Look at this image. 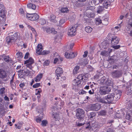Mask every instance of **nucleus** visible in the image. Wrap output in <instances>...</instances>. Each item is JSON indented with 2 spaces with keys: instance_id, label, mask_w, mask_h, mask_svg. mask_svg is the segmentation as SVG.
Instances as JSON below:
<instances>
[{
  "instance_id": "nucleus-62",
  "label": "nucleus",
  "mask_w": 132,
  "mask_h": 132,
  "mask_svg": "<svg viewBox=\"0 0 132 132\" xmlns=\"http://www.w3.org/2000/svg\"><path fill=\"white\" fill-rule=\"evenodd\" d=\"M19 86L21 88H22L25 86L24 83H21L20 85Z\"/></svg>"
},
{
  "instance_id": "nucleus-57",
  "label": "nucleus",
  "mask_w": 132,
  "mask_h": 132,
  "mask_svg": "<svg viewBox=\"0 0 132 132\" xmlns=\"http://www.w3.org/2000/svg\"><path fill=\"white\" fill-rule=\"evenodd\" d=\"M11 84V87H12V88L14 89L16 87V85L15 83H12V84Z\"/></svg>"
},
{
  "instance_id": "nucleus-27",
  "label": "nucleus",
  "mask_w": 132,
  "mask_h": 132,
  "mask_svg": "<svg viewBox=\"0 0 132 132\" xmlns=\"http://www.w3.org/2000/svg\"><path fill=\"white\" fill-rule=\"evenodd\" d=\"M27 6L28 7L31 8L33 10H35L36 9V6L35 4L31 3L28 4Z\"/></svg>"
},
{
  "instance_id": "nucleus-16",
  "label": "nucleus",
  "mask_w": 132,
  "mask_h": 132,
  "mask_svg": "<svg viewBox=\"0 0 132 132\" xmlns=\"http://www.w3.org/2000/svg\"><path fill=\"white\" fill-rule=\"evenodd\" d=\"M6 77V75L5 71L3 69H0V78H4Z\"/></svg>"
},
{
  "instance_id": "nucleus-56",
  "label": "nucleus",
  "mask_w": 132,
  "mask_h": 132,
  "mask_svg": "<svg viewBox=\"0 0 132 132\" xmlns=\"http://www.w3.org/2000/svg\"><path fill=\"white\" fill-rule=\"evenodd\" d=\"M65 22V21L64 20L61 19L59 21V23L60 25H62Z\"/></svg>"
},
{
  "instance_id": "nucleus-41",
  "label": "nucleus",
  "mask_w": 132,
  "mask_h": 132,
  "mask_svg": "<svg viewBox=\"0 0 132 132\" xmlns=\"http://www.w3.org/2000/svg\"><path fill=\"white\" fill-rule=\"evenodd\" d=\"M121 66V65L117 64L113 65L112 68V69H118Z\"/></svg>"
},
{
  "instance_id": "nucleus-22",
  "label": "nucleus",
  "mask_w": 132,
  "mask_h": 132,
  "mask_svg": "<svg viewBox=\"0 0 132 132\" xmlns=\"http://www.w3.org/2000/svg\"><path fill=\"white\" fill-rule=\"evenodd\" d=\"M56 16L53 14H51L50 16V20L51 22H56L57 21L55 19Z\"/></svg>"
},
{
  "instance_id": "nucleus-34",
  "label": "nucleus",
  "mask_w": 132,
  "mask_h": 132,
  "mask_svg": "<svg viewBox=\"0 0 132 132\" xmlns=\"http://www.w3.org/2000/svg\"><path fill=\"white\" fill-rule=\"evenodd\" d=\"M110 4V3L107 0L103 3V6L105 8H107Z\"/></svg>"
},
{
  "instance_id": "nucleus-42",
  "label": "nucleus",
  "mask_w": 132,
  "mask_h": 132,
  "mask_svg": "<svg viewBox=\"0 0 132 132\" xmlns=\"http://www.w3.org/2000/svg\"><path fill=\"white\" fill-rule=\"evenodd\" d=\"M50 53V52L49 51L44 50L42 52L41 54L44 55Z\"/></svg>"
},
{
  "instance_id": "nucleus-8",
  "label": "nucleus",
  "mask_w": 132,
  "mask_h": 132,
  "mask_svg": "<svg viewBox=\"0 0 132 132\" xmlns=\"http://www.w3.org/2000/svg\"><path fill=\"white\" fill-rule=\"evenodd\" d=\"M87 126L86 127V128L89 129H91L92 130L97 127H98V125L97 123L96 122H91L90 123H87Z\"/></svg>"
},
{
  "instance_id": "nucleus-53",
  "label": "nucleus",
  "mask_w": 132,
  "mask_h": 132,
  "mask_svg": "<svg viewBox=\"0 0 132 132\" xmlns=\"http://www.w3.org/2000/svg\"><path fill=\"white\" fill-rule=\"evenodd\" d=\"M86 93V92L84 90H80L79 92V94H85Z\"/></svg>"
},
{
  "instance_id": "nucleus-61",
  "label": "nucleus",
  "mask_w": 132,
  "mask_h": 132,
  "mask_svg": "<svg viewBox=\"0 0 132 132\" xmlns=\"http://www.w3.org/2000/svg\"><path fill=\"white\" fill-rule=\"evenodd\" d=\"M88 68L90 71H92L93 70V68L91 66H88Z\"/></svg>"
},
{
  "instance_id": "nucleus-19",
  "label": "nucleus",
  "mask_w": 132,
  "mask_h": 132,
  "mask_svg": "<svg viewBox=\"0 0 132 132\" xmlns=\"http://www.w3.org/2000/svg\"><path fill=\"white\" fill-rule=\"evenodd\" d=\"M126 119L130 120H132V112H127L126 116Z\"/></svg>"
},
{
  "instance_id": "nucleus-14",
  "label": "nucleus",
  "mask_w": 132,
  "mask_h": 132,
  "mask_svg": "<svg viewBox=\"0 0 132 132\" xmlns=\"http://www.w3.org/2000/svg\"><path fill=\"white\" fill-rule=\"evenodd\" d=\"M126 27L127 30H132V19H130L128 20Z\"/></svg>"
},
{
  "instance_id": "nucleus-30",
  "label": "nucleus",
  "mask_w": 132,
  "mask_h": 132,
  "mask_svg": "<svg viewBox=\"0 0 132 132\" xmlns=\"http://www.w3.org/2000/svg\"><path fill=\"white\" fill-rule=\"evenodd\" d=\"M85 31L88 33H90L92 30V29L90 26H87L85 28Z\"/></svg>"
},
{
  "instance_id": "nucleus-13",
  "label": "nucleus",
  "mask_w": 132,
  "mask_h": 132,
  "mask_svg": "<svg viewBox=\"0 0 132 132\" xmlns=\"http://www.w3.org/2000/svg\"><path fill=\"white\" fill-rule=\"evenodd\" d=\"M73 27L72 26L69 29L68 31V35L72 36L75 35V32L76 30L75 29H74Z\"/></svg>"
},
{
  "instance_id": "nucleus-50",
  "label": "nucleus",
  "mask_w": 132,
  "mask_h": 132,
  "mask_svg": "<svg viewBox=\"0 0 132 132\" xmlns=\"http://www.w3.org/2000/svg\"><path fill=\"white\" fill-rule=\"evenodd\" d=\"M113 122V121L112 120H109L108 121L107 123V126L108 127L111 126L112 124V123Z\"/></svg>"
},
{
  "instance_id": "nucleus-59",
  "label": "nucleus",
  "mask_w": 132,
  "mask_h": 132,
  "mask_svg": "<svg viewBox=\"0 0 132 132\" xmlns=\"http://www.w3.org/2000/svg\"><path fill=\"white\" fill-rule=\"evenodd\" d=\"M46 32L48 33H51V29L50 28H47L46 30Z\"/></svg>"
},
{
  "instance_id": "nucleus-44",
  "label": "nucleus",
  "mask_w": 132,
  "mask_h": 132,
  "mask_svg": "<svg viewBox=\"0 0 132 132\" xmlns=\"http://www.w3.org/2000/svg\"><path fill=\"white\" fill-rule=\"evenodd\" d=\"M43 118V116H40V117L37 118L36 119V121L37 122H41L42 119Z\"/></svg>"
},
{
  "instance_id": "nucleus-18",
  "label": "nucleus",
  "mask_w": 132,
  "mask_h": 132,
  "mask_svg": "<svg viewBox=\"0 0 132 132\" xmlns=\"http://www.w3.org/2000/svg\"><path fill=\"white\" fill-rule=\"evenodd\" d=\"M102 44L103 46V48L104 49H106L109 45V43L108 42V40H104L102 43Z\"/></svg>"
},
{
  "instance_id": "nucleus-52",
  "label": "nucleus",
  "mask_w": 132,
  "mask_h": 132,
  "mask_svg": "<svg viewBox=\"0 0 132 132\" xmlns=\"http://www.w3.org/2000/svg\"><path fill=\"white\" fill-rule=\"evenodd\" d=\"M50 63V61L48 60H46L44 63V66H47L49 65Z\"/></svg>"
},
{
  "instance_id": "nucleus-37",
  "label": "nucleus",
  "mask_w": 132,
  "mask_h": 132,
  "mask_svg": "<svg viewBox=\"0 0 132 132\" xmlns=\"http://www.w3.org/2000/svg\"><path fill=\"white\" fill-rule=\"evenodd\" d=\"M60 11L61 12L64 13L67 12L69 11V10L67 7L62 8L61 9Z\"/></svg>"
},
{
  "instance_id": "nucleus-55",
  "label": "nucleus",
  "mask_w": 132,
  "mask_h": 132,
  "mask_svg": "<svg viewBox=\"0 0 132 132\" xmlns=\"http://www.w3.org/2000/svg\"><path fill=\"white\" fill-rule=\"evenodd\" d=\"M80 75H82L84 76H82L83 78V79L81 80H82L83 81H85V80H86L87 79V77H86L85 76H84V75L83 74H81Z\"/></svg>"
},
{
  "instance_id": "nucleus-40",
  "label": "nucleus",
  "mask_w": 132,
  "mask_h": 132,
  "mask_svg": "<svg viewBox=\"0 0 132 132\" xmlns=\"http://www.w3.org/2000/svg\"><path fill=\"white\" fill-rule=\"evenodd\" d=\"M102 23L105 25H107L108 23V19L107 18H105L102 20Z\"/></svg>"
},
{
  "instance_id": "nucleus-58",
  "label": "nucleus",
  "mask_w": 132,
  "mask_h": 132,
  "mask_svg": "<svg viewBox=\"0 0 132 132\" xmlns=\"http://www.w3.org/2000/svg\"><path fill=\"white\" fill-rule=\"evenodd\" d=\"M29 55V53L28 52L24 56V59H27Z\"/></svg>"
},
{
  "instance_id": "nucleus-43",
  "label": "nucleus",
  "mask_w": 132,
  "mask_h": 132,
  "mask_svg": "<svg viewBox=\"0 0 132 132\" xmlns=\"http://www.w3.org/2000/svg\"><path fill=\"white\" fill-rule=\"evenodd\" d=\"M104 99L100 98L98 100L99 102L103 103H106L107 102L104 100Z\"/></svg>"
},
{
  "instance_id": "nucleus-20",
  "label": "nucleus",
  "mask_w": 132,
  "mask_h": 132,
  "mask_svg": "<svg viewBox=\"0 0 132 132\" xmlns=\"http://www.w3.org/2000/svg\"><path fill=\"white\" fill-rule=\"evenodd\" d=\"M55 72L57 76H60V75L63 73L62 69L59 67L56 70Z\"/></svg>"
},
{
  "instance_id": "nucleus-5",
  "label": "nucleus",
  "mask_w": 132,
  "mask_h": 132,
  "mask_svg": "<svg viewBox=\"0 0 132 132\" xmlns=\"http://www.w3.org/2000/svg\"><path fill=\"white\" fill-rule=\"evenodd\" d=\"M85 112L82 109L79 108L76 109V114L77 118L79 120H83L85 117Z\"/></svg>"
},
{
  "instance_id": "nucleus-6",
  "label": "nucleus",
  "mask_w": 132,
  "mask_h": 132,
  "mask_svg": "<svg viewBox=\"0 0 132 132\" xmlns=\"http://www.w3.org/2000/svg\"><path fill=\"white\" fill-rule=\"evenodd\" d=\"M111 90L108 86H104L100 87L99 92L101 95H105L110 91Z\"/></svg>"
},
{
  "instance_id": "nucleus-38",
  "label": "nucleus",
  "mask_w": 132,
  "mask_h": 132,
  "mask_svg": "<svg viewBox=\"0 0 132 132\" xmlns=\"http://www.w3.org/2000/svg\"><path fill=\"white\" fill-rule=\"evenodd\" d=\"M39 23L42 25H44L46 23V21L43 19H40L39 20Z\"/></svg>"
},
{
  "instance_id": "nucleus-7",
  "label": "nucleus",
  "mask_w": 132,
  "mask_h": 132,
  "mask_svg": "<svg viewBox=\"0 0 132 132\" xmlns=\"http://www.w3.org/2000/svg\"><path fill=\"white\" fill-rule=\"evenodd\" d=\"M26 17L29 20L31 21L36 20L38 19L39 18V16L37 14H27L26 15Z\"/></svg>"
},
{
  "instance_id": "nucleus-4",
  "label": "nucleus",
  "mask_w": 132,
  "mask_h": 132,
  "mask_svg": "<svg viewBox=\"0 0 132 132\" xmlns=\"http://www.w3.org/2000/svg\"><path fill=\"white\" fill-rule=\"evenodd\" d=\"M123 72L122 70H114L111 73L112 77L115 79L119 78L122 76Z\"/></svg>"
},
{
  "instance_id": "nucleus-2",
  "label": "nucleus",
  "mask_w": 132,
  "mask_h": 132,
  "mask_svg": "<svg viewBox=\"0 0 132 132\" xmlns=\"http://www.w3.org/2000/svg\"><path fill=\"white\" fill-rule=\"evenodd\" d=\"M9 36L6 38V41L7 43L9 44L14 42L15 40L18 38V35L15 32H10L9 34Z\"/></svg>"
},
{
  "instance_id": "nucleus-63",
  "label": "nucleus",
  "mask_w": 132,
  "mask_h": 132,
  "mask_svg": "<svg viewBox=\"0 0 132 132\" xmlns=\"http://www.w3.org/2000/svg\"><path fill=\"white\" fill-rule=\"evenodd\" d=\"M84 54L83 55V56L84 57H86L87 56L88 54V52L87 51H85L84 52Z\"/></svg>"
},
{
  "instance_id": "nucleus-29",
  "label": "nucleus",
  "mask_w": 132,
  "mask_h": 132,
  "mask_svg": "<svg viewBox=\"0 0 132 132\" xmlns=\"http://www.w3.org/2000/svg\"><path fill=\"white\" fill-rule=\"evenodd\" d=\"M96 115V114L94 112H92L90 113V114L89 116V117L90 119H93L95 118Z\"/></svg>"
},
{
  "instance_id": "nucleus-51",
  "label": "nucleus",
  "mask_w": 132,
  "mask_h": 132,
  "mask_svg": "<svg viewBox=\"0 0 132 132\" xmlns=\"http://www.w3.org/2000/svg\"><path fill=\"white\" fill-rule=\"evenodd\" d=\"M40 86V84L39 83H37L35 84L33 86V87L34 88H37Z\"/></svg>"
},
{
  "instance_id": "nucleus-25",
  "label": "nucleus",
  "mask_w": 132,
  "mask_h": 132,
  "mask_svg": "<svg viewBox=\"0 0 132 132\" xmlns=\"http://www.w3.org/2000/svg\"><path fill=\"white\" fill-rule=\"evenodd\" d=\"M3 59L4 60L7 62H12V61L8 56H5L4 55Z\"/></svg>"
},
{
  "instance_id": "nucleus-12",
  "label": "nucleus",
  "mask_w": 132,
  "mask_h": 132,
  "mask_svg": "<svg viewBox=\"0 0 132 132\" xmlns=\"http://www.w3.org/2000/svg\"><path fill=\"white\" fill-rule=\"evenodd\" d=\"M101 105L98 103L92 105L91 107V109L92 110L97 111L101 108Z\"/></svg>"
},
{
  "instance_id": "nucleus-1",
  "label": "nucleus",
  "mask_w": 132,
  "mask_h": 132,
  "mask_svg": "<svg viewBox=\"0 0 132 132\" xmlns=\"http://www.w3.org/2000/svg\"><path fill=\"white\" fill-rule=\"evenodd\" d=\"M121 92L120 90H116L115 94L112 93L109 94L105 97V99L109 103L114 100L117 101L118 100L121 95Z\"/></svg>"
},
{
  "instance_id": "nucleus-36",
  "label": "nucleus",
  "mask_w": 132,
  "mask_h": 132,
  "mask_svg": "<svg viewBox=\"0 0 132 132\" xmlns=\"http://www.w3.org/2000/svg\"><path fill=\"white\" fill-rule=\"evenodd\" d=\"M79 67L78 66H76L75 68L73 71V73L74 74H75L77 73L78 70L79 69Z\"/></svg>"
},
{
  "instance_id": "nucleus-45",
  "label": "nucleus",
  "mask_w": 132,
  "mask_h": 132,
  "mask_svg": "<svg viewBox=\"0 0 132 132\" xmlns=\"http://www.w3.org/2000/svg\"><path fill=\"white\" fill-rule=\"evenodd\" d=\"M6 66V64L5 63H3L1 64H0V68H1L5 69Z\"/></svg>"
},
{
  "instance_id": "nucleus-21",
  "label": "nucleus",
  "mask_w": 132,
  "mask_h": 132,
  "mask_svg": "<svg viewBox=\"0 0 132 132\" xmlns=\"http://www.w3.org/2000/svg\"><path fill=\"white\" fill-rule=\"evenodd\" d=\"M19 73L22 72L23 73H24L25 75L26 74H29L30 72L29 70H28L27 68H25L23 70H20L18 71Z\"/></svg>"
},
{
  "instance_id": "nucleus-10",
  "label": "nucleus",
  "mask_w": 132,
  "mask_h": 132,
  "mask_svg": "<svg viewBox=\"0 0 132 132\" xmlns=\"http://www.w3.org/2000/svg\"><path fill=\"white\" fill-rule=\"evenodd\" d=\"M77 55V53L76 52H71L70 53L66 52L65 53V56L67 58L72 59L76 56Z\"/></svg>"
},
{
  "instance_id": "nucleus-32",
  "label": "nucleus",
  "mask_w": 132,
  "mask_h": 132,
  "mask_svg": "<svg viewBox=\"0 0 132 132\" xmlns=\"http://www.w3.org/2000/svg\"><path fill=\"white\" fill-rule=\"evenodd\" d=\"M104 7L101 6H99L97 7V12L98 13H100L103 10Z\"/></svg>"
},
{
  "instance_id": "nucleus-15",
  "label": "nucleus",
  "mask_w": 132,
  "mask_h": 132,
  "mask_svg": "<svg viewBox=\"0 0 132 132\" xmlns=\"http://www.w3.org/2000/svg\"><path fill=\"white\" fill-rule=\"evenodd\" d=\"M43 50V46L41 44H38L37 47L36 53L38 55H40Z\"/></svg>"
},
{
  "instance_id": "nucleus-9",
  "label": "nucleus",
  "mask_w": 132,
  "mask_h": 132,
  "mask_svg": "<svg viewBox=\"0 0 132 132\" xmlns=\"http://www.w3.org/2000/svg\"><path fill=\"white\" fill-rule=\"evenodd\" d=\"M34 63V60L33 59L30 57L29 59L24 61V64H26L27 67H28L30 69L32 68L31 65Z\"/></svg>"
},
{
  "instance_id": "nucleus-3",
  "label": "nucleus",
  "mask_w": 132,
  "mask_h": 132,
  "mask_svg": "<svg viewBox=\"0 0 132 132\" xmlns=\"http://www.w3.org/2000/svg\"><path fill=\"white\" fill-rule=\"evenodd\" d=\"M84 76L82 75H79L76 79H74L73 81V85L74 86L73 88H77L81 86V80L83 79Z\"/></svg>"
},
{
  "instance_id": "nucleus-11",
  "label": "nucleus",
  "mask_w": 132,
  "mask_h": 132,
  "mask_svg": "<svg viewBox=\"0 0 132 132\" xmlns=\"http://www.w3.org/2000/svg\"><path fill=\"white\" fill-rule=\"evenodd\" d=\"M119 39L116 36H113L111 40V44L112 45H114L117 44L119 41Z\"/></svg>"
},
{
  "instance_id": "nucleus-35",
  "label": "nucleus",
  "mask_w": 132,
  "mask_h": 132,
  "mask_svg": "<svg viewBox=\"0 0 132 132\" xmlns=\"http://www.w3.org/2000/svg\"><path fill=\"white\" fill-rule=\"evenodd\" d=\"M106 112L105 110H102L99 112V114L102 116H104L106 115Z\"/></svg>"
},
{
  "instance_id": "nucleus-46",
  "label": "nucleus",
  "mask_w": 132,
  "mask_h": 132,
  "mask_svg": "<svg viewBox=\"0 0 132 132\" xmlns=\"http://www.w3.org/2000/svg\"><path fill=\"white\" fill-rule=\"evenodd\" d=\"M101 23H102V21L100 18H97L96 20V23L99 24Z\"/></svg>"
},
{
  "instance_id": "nucleus-64",
  "label": "nucleus",
  "mask_w": 132,
  "mask_h": 132,
  "mask_svg": "<svg viewBox=\"0 0 132 132\" xmlns=\"http://www.w3.org/2000/svg\"><path fill=\"white\" fill-rule=\"evenodd\" d=\"M107 132H114V131L112 129L109 128L107 130Z\"/></svg>"
},
{
  "instance_id": "nucleus-28",
  "label": "nucleus",
  "mask_w": 132,
  "mask_h": 132,
  "mask_svg": "<svg viewBox=\"0 0 132 132\" xmlns=\"http://www.w3.org/2000/svg\"><path fill=\"white\" fill-rule=\"evenodd\" d=\"M16 57L19 60L21 59L23 56L22 54V53L21 52H18L16 53Z\"/></svg>"
},
{
  "instance_id": "nucleus-31",
  "label": "nucleus",
  "mask_w": 132,
  "mask_h": 132,
  "mask_svg": "<svg viewBox=\"0 0 132 132\" xmlns=\"http://www.w3.org/2000/svg\"><path fill=\"white\" fill-rule=\"evenodd\" d=\"M108 79L105 77H103L101 79V82L103 84H105Z\"/></svg>"
},
{
  "instance_id": "nucleus-60",
  "label": "nucleus",
  "mask_w": 132,
  "mask_h": 132,
  "mask_svg": "<svg viewBox=\"0 0 132 132\" xmlns=\"http://www.w3.org/2000/svg\"><path fill=\"white\" fill-rule=\"evenodd\" d=\"M5 90V88H1L0 90L1 93L3 94Z\"/></svg>"
},
{
  "instance_id": "nucleus-26",
  "label": "nucleus",
  "mask_w": 132,
  "mask_h": 132,
  "mask_svg": "<svg viewBox=\"0 0 132 132\" xmlns=\"http://www.w3.org/2000/svg\"><path fill=\"white\" fill-rule=\"evenodd\" d=\"M43 74L41 73L38 75L34 79V80L36 82H38L40 81V79L42 77Z\"/></svg>"
},
{
  "instance_id": "nucleus-17",
  "label": "nucleus",
  "mask_w": 132,
  "mask_h": 132,
  "mask_svg": "<svg viewBox=\"0 0 132 132\" xmlns=\"http://www.w3.org/2000/svg\"><path fill=\"white\" fill-rule=\"evenodd\" d=\"M117 57L116 55H114L111 56L109 59V62L111 63H114L115 61L117 60Z\"/></svg>"
},
{
  "instance_id": "nucleus-39",
  "label": "nucleus",
  "mask_w": 132,
  "mask_h": 132,
  "mask_svg": "<svg viewBox=\"0 0 132 132\" xmlns=\"http://www.w3.org/2000/svg\"><path fill=\"white\" fill-rule=\"evenodd\" d=\"M113 83V81L112 80H111L110 79H108V80H107L105 85H111Z\"/></svg>"
},
{
  "instance_id": "nucleus-54",
  "label": "nucleus",
  "mask_w": 132,
  "mask_h": 132,
  "mask_svg": "<svg viewBox=\"0 0 132 132\" xmlns=\"http://www.w3.org/2000/svg\"><path fill=\"white\" fill-rule=\"evenodd\" d=\"M113 48L115 49H117L119 48L120 47V45H117L115 46L114 45H112V46Z\"/></svg>"
},
{
  "instance_id": "nucleus-24",
  "label": "nucleus",
  "mask_w": 132,
  "mask_h": 132,
  "mask_svg": "<svg viewBox=\"0 0 132 132\" xmlns=\"http://www.w3.org/2000/svg\"><path fill=\"white\" fill-rule=\"evenodd\" d=\"M6 14V11L5 9H2L0 11V16L4 18Z\"/></svg>"
},
{
  "instance_id": "nucleus-33",
  "label": "nucleus",
  "mask_w": 132,
  "mask_h": 132,
  "mask_svg": "<svg viewBox=\"0 0 132 132\" xmlns=\"http://www.w3.org/2000/svg\"><path fill=\"white\" fill-rule=\"evenodd\" d=\"M91 4L92 5H97L99 3V0H93L91 1Z\"/></svg>"
},
{
  "instance_id": "nucleus-23",
  "label": "nucleus",
  "mask_w": 132,
  "mask_h": 132,
  "mask_svg": "<svg viewBox=\"0 0 132 132\" xmlns=\"http://www.w3.org/2000/svg\"><path fill=\"white\" fill-rule=\"evenodd\" d=\"M111 52L110 50H109L108 51H104L101 52V54L103 56H107L109 55Z\"/></svg>"
},
{
  "instance_id": "nucleus-49",
  "label": "nucleus",
  "mask_w": 132,
  "mask_h": 132,
  "mask_svg": "<svg viewBox=\"0 0 132 132\" xmlns=\"http://www.w3.org/2000/svg\"><path fill=\"white\" fill-rule=\"evenodd\" d=\"M51 33L53 34H55L57 33V32L55 31V29L53 28H51Z\"/></svg>"
},
{
  "instance_id": "nucleus-48",
  "label": "nucleus",
  "mask_w": 132,
  "mask_h": 132,
  "mask_svg": "<svg viewBox=\"0 0 132 132\" xmlns=\"http://www.w3.org/2000/svg\"><path fill=\"white\" fill-rule=\"evenodd\" d=\"M116 118H120L121 117V116L120 114V113H116L115 114V116Z\"/></svg>"
},
{
  "instance_id": "nucleus-47",
  "label": "nucleus",
  "mask_w": 132,
  "mask_h": 132,
  "mask_svg": "<svg viewBox=\"0 0 132 132\" xmlns=\"http://www.w3.org/2000/svg\"><path fill=\"white\" fill-rule=\"evenodd\" d=\"M47 121L46 120H43L42 121L41 125L43 126H45L47 124Z\"/></svg>"
}]
</instances>
